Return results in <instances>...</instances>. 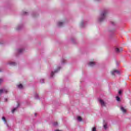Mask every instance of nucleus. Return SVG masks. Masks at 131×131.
<instances>
[{
    "label": "nucleus",
    "mask_w": 131,
    "mask_h": 131,
    "mask_svg": "<svg viewBox=\"0 0 131 131\" xmlns=\"http://www.w3.org/2000/svg\"><path fill=\"white\" fill-rule=\"evenodd\" d=\"M64 24L62 22H58L57 23V26H58V27H61V26H63V25Z\"/></svg>",
    "instance_id": "9"
},
{
    "label": "nucleus",
    "mask_w": 131,
    "mask_h": 131,
    "mask_svg": "<svg viewBox=\"0 0 131 131\" xmlns=\"http://www.w3.org/2000/svg\"><path fill=\"white\" fill-rule=\"evenodd\" d=\"M3 93H4V94H7V93H9V91L7 89H1L0 95H2Z\"/></svg>",
    "instance_id": "4"
},
{
    "label": "nucleus",
    "mask_w": 131,
    "mask_h": 131,
    "mask_svg": "<svg viewBox=\"0 0 131 131\" xmlns=\"http://www.w3.org/2000/svg\"><path fill=\"white\" fill-rule=\"evenodd\" d=\"M115 52H116V53H117V54H119V53H121V52H122V48H116L115 49Z\"/></svg>",
    "instance_id": "3"
},
{
    "label": "nucleus",
    "mask_w": 131,
    "mask_h": 131,
    "mask_svg": "<svg viewBox=\"0 0 131 131\" xmlns=\"http://www.w3.org/2000/svg\"><path fill=\"white\" fill-rule=\"evenodd\" d=\"M88 64L89 66L93 67V66H95V65H96V63H95V62H90L88 63Z\"/></svg>",
    "instance_id": "8"
},
{
    "label": "nucleus",
    "mask_w": 131,
    "mask_h": 131,
    "mask_svg": "<svg viewBox=\"0 0 131 131\" xmlns=\"http://www.w3.org/2000/svg\"><path fill=\"white\" fill-rule=\"evenodd\" d=\"M2 69H0V72H2Z\"/></svg>",
    "instance_id": "30"
},
{
    "label": "nucleus",
    "mask_w": 131,
    "mask_h": 131,
    "mask_svg": "<svg viewBox=\"0 0 131 131\" xmlns=\"http://www.w3.org/2000/svg\"><path fill=\"white\" fill-rule=\"evenodd\" d=\"M22 28V26H18L16 28L17 30H20Z\"/></svg>",
    "instance_id": "18"
},
{
    "label": "nucleus",
    "mask_w": 131,
    "mask_h": 131,
    "mask_svg": "<svg viewBox=\"0 0 131 131\" xmlns=\"http://www.w3.org/2000/svg\"><path fill=\"white\" fill-rule=\"evenodd\" d=\"M20 106V103H18V104H17V106L16 107L13 108L12 110V113H14L15 111H16V110H17V109H18V107Z\"/></svg>",
    "instance_id": "7"
},
{
    "label": "nucleus",
    "mask_w": 131,
    "mask_h": 131,
    "mask_svg": "<svg viewBox=\"0 0 131 131\" xmlns=\"http://www.w3.org/2000/svg\"><path fill=\"white\" fill-rule=\"evenodd\" d=\"M84 24H85V21H82L80 24L81 27H84Z\"/></svg>",
    "instance_id": "11"
},
{
    "label": "nucleus",
    "mask_w": 131,
    "mask_h": 131,
    "mask_svg": "<svg viewBox=\"0 0 131 131\" xmlns=\"http://www.w3.org/2000/svg\"><path fill=\"white\" fill-rule=\"evenodd\" d=\"M3 80L2 79H0V84L3 82Z\"/></svg>",
    "instance_id": "28"
},
{
    "label": "nucleus",
    "mask_w": 131,
    "mask_h": 131,
    "mask_svg": "<svg viewBox=\"0 0 131 131\" xmlns=\"http://www.w3.org/2000/svg\"><path fill=\"white\" fill-rule=\"evenodd\" d=\"M77 120H78V121H82V119L80 117H78Z\"/></svg>",
    "instance_id": "16"
},
{
    "label": "nucleus",
    "mask_w": 131,
    "mask_h": 131,
    "mask_svg": "<svg viewBox=\"0 0 131 131\" xmlns=\"http://www.w3.org/2000/svg\"><path fill=\"white\" fill-rule=\"evenodd\" d=\"M35 116H36V113L35 114Z\"/></svg>",
    "instance_id": "32"
},
{
    "label": "nucleus",
    "mask_w": 131,
    "mask_h": 131,
    "mask_svg": "<svg viewBox=\"0 0 131 131\" xmlns=\"http://www.w3.org/2000/svg\"><path fill=\"white\" fill-rule=\"evenodd\" d=\"M111 23L113 25H115V23L114 21H111Z\"/></svg>",
    "instance_id": "26"
},
{
    "label": "nucleus",
    "mask_w": 131,
    "mask_h": 131,
    "mask_svg": "<svg viewBox=\"0 0 131 131\" xmlns=\"http://www.w3.org/2000/svg\"><path fill=\"white\" fill-rule=\"evenodd\" d=\"M35 99H39V98H38V94H37V93H36L35 94Z\"/></svg>",
    "instance_id": "20"
},
{
    "label": "nucleus",
    "mask_w": 131,
    "mask_h": 131,
    "mask_svg": "<svg viewBox=\"0 0 131 131\" xmlns=\"http://www.w3.org/2000/svg\"><path fill=\"white\" fill-rule=\"evenodd\" d=\"M28 12H26L25 11H24L23 12V15H28Z\"/></svg>",
    "instance_id": "23"
},
{
    "label": "nucleus",
    "mask_w": 131,
    "mask_h": 131,
    "mask_svg": "<svg viewBox=\"0 0 131 131\" xmlns=\"http://www.w3.org/2000/svg\"><path fill=\"white\" fill-rule=\"evenodd\" d=\"M54 126H57L58 125V122H55L53 123Z\"/></svg>",
    "instance_id": "21"
},
{
    "label": "nucleus",
    "mask_w": 131,
    "mask_h": 131,
    "mask_svg": "<svg viewBox=\"0 0 131 131\" xmlns=\"http://www.w3.org/2000/svg\"><path fill=\"white\" fill-rule=\"evenodd\" d=\"M61 69V67H59L57 69H56L54 72H52L51 75H50V77L52 78L54 76V75L55 74V73H57V72Z\"/></svg>",
    "instance_id": "2"
},
{
    "label": "nucleus",
    "mask_w": 131,
    "mask_h": 131,
    "mask_svg": "<svg viewBox=\"0 0 131 131\" xmlns=\"http://www.w3.org/2000/svg\"><path fill=\"white\" fill-rule=\"evenodd\" d=\"M2 120H3V121H4V123H5V124H7V126H8V124L7 123V119H6V118L5 117H3L2 118Z\"/></svg>",
    "instance_id": "10"
},
{
    "label": "nucleus",
    "mask_w": 131,
    "mask_h": 131,
    "mask_svg": "<svg viewBox=\"0 0 131 131\" xmlns=\"http://www.w3.org/2000/svg\"><path fill=\"white\" fill-rule=\"evenodd\" d=\"M107 14H108V10L105 9L102 11L100 14V16L98 18L99 22H103V21H104V20L106 19Z\"/></svg>",
    "instance_id": "1"
},
{
    "label": "nucleus",
    "mask_w": 131,
    "mask_h": 131,
    "mask_svg": "<svg viewBox=\"0 0 131 131\" xmlns=\"http://www.w3.org/2000/svg\"><path fill=\"white\" fill-rule=\"evenodd\" d=\"M23 51H24V49H19L18 50V52L19 54H21V53H23Z\"/></svg>",
    "instance_id": "13"
},
{
    "label": "nucleus",
    "mask_w": 131,
    "mask_h": 131,
    "mask_svg": "<svg viewBox=\"0 0 131 131\" xmlns=\"http://www.w3.org/2000/svg\"><path fill=\"white\" fill-rule=\"evenodd\" d=\"M103 127H104V129H107V124H104V125H103Z\"/></svg>",
    "instance_id": "19"
},
{
    "label": "nucleus",
    "mask_w": 131,
    "mask_h": 131,
    "mask_svg": "<svg viewBox=\"0 0 131 131\" xmlns=\"http://www.w3.org/2000/svg\"><path fill=\"white\" fill-rule=\"evenodd\" d=\"M121 93H122V92L121 91V90L119 91V92H118L119 95H121Z\"/></svg>",
    "instance_id": "27"
},
{
    "label": "nucleus",
    "mask_w": 131,
    "mask_h": 131,
    "mask_svg": "<svg viewBox=\"0 0 131 131\" xmlns=\"http://www.w3.org/2000/svg\"><path fill=\"white\" fill-rule=\"evenodd\" d=\"M17 88H18V89H23V85H22V84H20L19 85H17Z\"/></svg>",
    "instance_id": "14"
},
{
    "label": "nucleus",
    "mask_w": 131,
    "mask_h": 131,
    "mask_svg": "<svg viewBox=\"0 0 131 131\" xmlns=\"http://www.w3.org/2000/svg\"><path fill=\"white\" fill-rule=\"evenodd\" d=\"M65 62H66V59L62 58L61 60V63L62 64H64V63H65Z\"/></svg>",
    "instance_id": "17"
},
{
    "label": "nucleus",
    "mask_w": 131,
    "mask_h": 131,
    "mask_svg": "<svg viewBox=\"0 0 131 131\" xmlns=\"http://www.w3.org/2000/svg\"><path fill=\"white\" fill-rule=\"evenodd\" d=\"M92 131H97V128H96V127H94L92 128Z\"/></svg>",
    "instance_id": "25"
},
{
    "label": "nucleus",
    "mask_w": 131,
    "mask_h": 131,
    "mask_svg": "<svg viewBox=\"0 0 131 131\" xmlns=\"http://www.w3.org/2000/svg\"><path fill=\"white\" fill-rule=\"evenodd\" d=\"M96 2H99L100 0H95Z\"/></svg>",
    "instance_id": "31"
},
{
    "label": "nucleus",
    "mask_w": 131,
    "mask_h": 131,
    "mask_svg": "<svg viewBox=\"0 0 131 131\" xmlns=\"http://www.w3.org/2000/svg\"><path fill=\"white\" fill-rule=\"evenodd\" d=\"M116 100H117V101L119 102V101H120V98H119V97H118V96H117L116 97Z\"/></svg>",
    "instance_id": "22"
},
{
    "label": "nucleus",
    "mask_w": 131,
    "mask_h": 131,
    "mask_svg": "<svg viewBox=\"0 0 131 131\" xmlns=\"http://www.w3.org/2000/svg\"><path fill=\"white\" fill-rule=\"evenodd\" d=\"M99 102L101 104V106H105V102L104 101V100H103L101 99H99Z\"/></svg>",
    "instance_id": "6"
},
{
    "label": "nucleus",
    "mask_w": 131,
    "mask_h": 131,
    "mask_svg": "<svg viewBox=\"0 0 131 131\" xmlns=\"http://www.w3.org/2000/svg\"><path fill=\"white\" fill-rule=\"evenodd\" d=\"M5 102H7L8 101V99L7 98H5Z\"/></svg>",
    "instance_id": "29"
},
{
    "label": "nucleus",
    "mask_w": 131,
    "mask_h": 131,
    "mask_svg": "<svg viewBox=\"0 0 131 131\" xmlns=\"http://www.w3.org/2000/svg\"><path fill=\"white\" fill-rule=\"evenodd\" d=\"M44 81H45V79H41L40 81V82H41V83H43V82H45Z\"/></svg>",
    "instance_id": "24"
},
{
    "label": "nucleus",
    "mask_w": 131,
    "mask_h": 131,
    "mask_svg": "<svg viewBox=\"0 0 131 131\" xmlns=\"http://www.w3.org/2000/svg\"><path fill=\"white\" fill-rule=\"evenodd\" d=\"M120 72L118 70H114L111 72L112 75H115V74H120Z\"/></svg>",
    "instance_id": "5"
},
{
    "label": "nucleus",
    "mask_w": 131,
    "mask_h": 131,
    "mask_svg": "<svg viewBox=\"0 0 131 131\" xmlns=\"http://www.w3.org/2000/svg\"><path fill=\"white\" fill-rule=\"evenodd\" d=\"M16 62H10L9 65H11L12 66H15Z\"/></svg>",
    "instance_id": "15"
},
{
    "label": "nucleus",
    "mask_w": 131,
    "mask_h": 131,
    "mask_svg": "<svg viewBox=\"0 0 131 131\" xmlns=\"http://www.w3.org/2000/svg\"><path fill=\"white\" fill-rule=\"evenodd\" d=\"M121 110L123 112V113H125V112H126V110L124 109V107H121Z\"/></svg>",
    "instance_id": "12"
}]
</instances>
